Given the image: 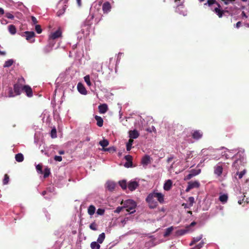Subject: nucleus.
Segmentation results:
<instances>
[{"mask_svg": "<svg viewBox=\"0 0 249 249\" xmlns=\"http://www.w3.org/2000/svg\"><path fill=\"white\" fill-rule=\"evenodd\" d=\"M233 159H235V161L232 163V167L238 171L244 167L246 163L244 149L239 148L237 153L233 156Z\"/></svg>", "mask_w": 249, "mask_h": 249, "instance_id": "1", "label": "nucleus"}, {"mask_svg": "<svg viewBox=\"0 0 249 249\" xmlns=\"http://www.w3.org/2000/svg\"><path fill=\"white\" fill-rule=\"evenodd\" d=\"M227 152H231V151H223L222 148L217 149L210 155V159L215 160H218L222 157H224L226 159H230L231 155L228 154Z\"/></svg>", "mask_w": 249, "mask_h": 249, "instance_id": "2", "label": "nucleus"}, {"mask_svg": "<svg viewBox=\"0 0 249 249\" xmlns=\"http://www.w3.org/2000/svg\"><path fill=\"white\" fill-rule=\"evenodd\" d=\"M204 5H208L211 10L216 14L219 18L222 17L223 11L220 9V5L215 0H208Z\"/></svg>", "mask_w": 249, "mask_h": 249, "instance_id": "3", "label": "nucleus"}, {"mask_svg": "<svg viewBox=\"0 0 249 249\" xmlns=\"http://www.w3.org/2000/svg\"><path fill=\"white\" fill-rule=\"evenodd\" d=\"M137 204L135 201L132 199H127L124 201L123 207L126 209L127 212L133 213L135 212Z\"/></svg>", "mask_w": 249, "mask_h": 249, "instance_id": "4", "label": "nucleus"}, {"mask_svg": "<svg viewBox=\"0 0 249 249\" xmlns=\"http://www.w3.org/2000/svg\"><path fill=\"white\" fill-rule=\"evenodd\" d=\"M226 166L225 162H219L213 167V173L216 177H221L224 167Z\"/></svg>", "mask_w": 249, "mask_h": 249, "instance_id": "5", "label": "nucleus"}, {"mask_svg": "<svg viewBox=\"0 0 249 249\" xmlns=\"http://www.w3.org/2000/svg\"><path fill=\"white\" fill-rule=\"evenodd\" d=\"M155 196H154L153 192L150 193L146 198V202L148 203L149 207L154 209L158 205L157 202L155 199Z\"/></svg>", "mask_w": 249, "mask_h": 249, "instance_id": "6", "label": "nucleus"}, {"mask_svg": "<svg viewBox=\"0 0 249 249\" xmlns=\"http://www.w3.org/2000/svg\"><path fill=\"white\" fill-rule=\"evenodd\" d=\"M180 0H175V2L177 3V7L175 10L176 12L179 14L180 15L185 16L187 14V11L184 9L183 1L178 3V1Z\"/></svg>", "mask_w": 249, "mask_h": 249, "instance_id": "7", "label": "nucleus"}, {"mask_svg": "<svg viewBox=\"0 0 249 249\" xmlns=\"http://www.w3.org/2000/svg\"><path fill=\"white\" fill-rule=\"evenodd\" d=\"M62 36L61 30L59 28L56 31L50 34L49 36V41L51 42H54V40Z\"/></svg>", "mask_w": 249, "mask_h": 249, "instance_id": "8", "label": "nucleus"}, {"mask_svg": "<svg viewBox=\"0 0 249 249\" xmlns=\"http://www.w3.org/2000/svg\"><path fill=\"white\" fill-rule=\"evenodd\" d=\"M201 172V170L199 168L193 169L189 171V173L186 175L184 178V180H189L194 177L199 175Z\"/></svg>", "mask_w": 249, "mask_h": 249, "instance_id": "9", "label": "nucleus"}, {"mask_svg": "<svg viewBox=\"0 0 249 249\" xmlns=\"http://www.w3.org/2000/svg\"><path fill=\"white\" fill-rule=\"evenodd\" d=\"M200 186V183L198 181L196 180L194 181H191L188 182V186L186 189L185 191L188 192L191 189L194 188H198Z\"/></svg>", "mask_w": 249, "mask_h": 249, "instance_id": "10", "label": "nucleus"}, {"mask_svg": "<svg viewBox=\"0 0 249 249\" xmlns=\"http://www.w3.org/2000/svg\"><path fill=\"white\" fill-rule=\"evenodd\" d=\"M68 0H60V1H59L58 5H60L62 4V9H60L57 12V15L58 16H61L64 14L66 9L67 8V6L66 5V3L68 2Z\"/></svg>", "mask_w": 249, "mask_h": 249, "instance_id": "11", "label": "nucleus"}, {"mask_svg": "<svg viewBox=\"0 0 249 249\" xmlns=\"http://www.w3.org/2000/svg\"><path fill=\"white\" fill-rule=\"evenodd\" d=\"M54 42H51L49 41V44L43 48L42 50L43 53L45 54H47L51 52L53 50V48L54 46Z\"/></svg>", "mask_w": 249, "mask_h": 249, "instance_id": "12", "label": "nucleus"}, {"mask_svg": "<svg viewBox=\"0 0 249 249\" xmlns=\"http://www.w3.org/2000/svg\"><path fill=\"white\" fill-rule=\"evenodd\" d=\"M192 135L194 139L198 140L202 138L203 133L200 130H194L192 132Z\"/></svg>", "mask_w": 249, "mask_h": 249, "instance_id": "13", "label": "nucleus"}, {"mask_svg": "<svg viewBox=\"0 0 249 249\" xmlns=\"http://www.w3.org/2000/svg\"><path fill=\"white\" fill-rule=\"evenodd\" d=\"M23 86H22V85H19L18 83L15 84L14 85V90L16 96L20 94L21 91L23 89Z\"/></svg>", "mask_w": 249, "mask_h": 249, "instance_id": "14", "label": "nucleus"}, {"mask_svg": "<svg viewBox=\"0 0 249 249\" xmlns=\"http://www.w3.org/2000/svg\"><path fill=\"white\" fill-rule=\"evenodd\" d=\"M111 6L108 1H106L103 4L102 10L104 13H108L111 10Z\"/></svg>", "mask_w": 249, "mask_h": 249, "instance_id": "15", "label": "nucleus"}, {"mask_svg": "<svg viewBox=\"0 0 249 249\" xmlns=\"http://www.w3.org/2000/svg\"><path fill=\"white\" fill-rule=\"evenodd\" d=\"M129 137L130 138V139H135L139 137L140 134L139 132L134 129L133 130H130L129 131Z\"/></svg>", "mask_w": 249, "mask_h": 249, "instance_id": "16", "label": "nucleus"}, {"mask_svg": "<svg viewBox=\"0 0 249 249\" xmlns=\"http://www.w3.org/2000/svg\"><path fill=\"white\" fill-rule=\"evenodd\" d=\"M154 196H155V197L157 199L158 201L160 203H162L164 202V196L162 194L160 193H158L156 191L153 192Z\"/></svg>", "mask_w": 249, "mask_h": 249, "instance_id": "17", "label": "nucleus"}, {"mask_svg": "<svg viewBox=\"0 0 249 249\" xmlns=\"http://www.w3.org/2000/svg\"><path fill=\"white\" fill-rule=\"evenodd\" d=\"M138 186V183L136 181H131L128 184V188L131 191L135 190Z\"/></svg>", "mask_w": 249, "mask_h": 249, "instance_id": "18", "label": "nucleus"}, {"mask_svg": "<svg viewBox=\"0 0 249 249\" xmlns=\"http://www.w3.org/2000/svg\"><path fill=\"white\" fill-rule=\"evenodd\" d=\"M22 90H23L26 93L28 97H31L33 96L32 89L29 86H24L23 87Z\"/></svg>", "mask_w": 249, "mask_h": 249, "instance_id": "19", "label": "nucleus"}, {"mask_svg": "<svg viewBox=\"0 0 249 249\" xmlns=\"http://www.w3.org/2000/svg\"><path fill=\"white\" fill-rule=\"evenodd\" d=\"M115 187V183L111 181H108L106 184V188L109 191H112Z\"/></svg>", "mask_w": 249, "mask_h": 249, "instance_id": "20", "label": "nucleus"}, {"mask_svg": "<svg viewBox=\"0 0 249 249\" xmlns=\"http://www.w3.org/2000/svg\"><path fill=\"white\" fill-rule=\"evenodd\" d=\"M90 79L94 82V84L96 85L98 84V83H100L98 79V74L96 73H91L90 75Z\"/></svg>", "mask_w": 249, "mask_h": 249, "instance_id": "21", "label": "nucleus"}, {"mask_svg": "<svg viewBox=\"0 0 249 249\" xmlns=\"http://www.w3.org/2000/svg\"><path fill=\"white\" fill-rule=\"evenodd\" d=\"M150 162V158L148 155H145L142 159L141 163L143 166H147Z\"/></svg>", "mask_w": 249, "mask_h": 249, "instance_id": "22", "label": "nucleus"}, {"mask_svg": "<svg viewBox=\"0 0 249 249\" xmlns=\"http://www.w3.org/2000/svg\"><path fill=\"white\" fill-rule=\"evenodd\" d=\"M35 35L34 32L26 31L24 33L23 36L25 37L26 40L29 41L35 36Z\"/></svg>", "mask_w": 249, "mask_h": 249, "instance_id": "23", "label": "nucleus"}, {"mask_svg": "<svg viewBox=\"0 0 249 249\" xmlns=\"http://www.w3.org/2000/svg\"><path fill=\"white\" fill-rule=\"evenodd\" d=\"M77 89L78 91L82 94L86 95L87 93V90L85 87L81 83L77 85Z\"/></svg>", "mask_w": 249, "mask_h": 249, "instance_id": "24", "label": "nucleus"}, {"mask_svg": "<svg viewBox=\"0 0 249 249\" xmlns=\"http://www.w3.org/2000/svg\"><path fill=\"white\" fill-rule=\"evenodd\" d=\"M172 186V181L171 179L167 180L164 184L163 189L165 191H169Z\"/></svg>", "mask_w": 249, "mask_h": 249, "instance_id": "25", "label": "nucleus"}, {"mask_svg": "<svg viewBox=\"0 0 249 249\" xmlns=\"http://www.w3.org/2000/svg\"><path fill=\"white\" fill-rule=\"evenodd\" d=\"M92 68L97 71L99 72L102 70V65L97 62H93L92 63Z\"/></svg>", "mask_w": 249, "mask_h": 249, "instance_id": "26", "label": "nucleus"}, {"mask_svg": "<svg viewBox=\"0 0 249 249\" xmlns=\"http://www.w3.org/2000/svg\"><path fill=\"white\" fill-rule=\"evenodd\" d=\"M98 109L100 113L104 114L107 110V106L106 104L100 105L98 107Z\"/></svg>", "mask_w": 249, "mask_h": 249, "instance_id": "27", "label": "nucleus"}, {"mask_svg": "<svg viewBox=\"0 0 249 249\" xmlns=\"http://www.w3.org/2000/svg\"><path fill=\"white\" fill-rule=\"evenodd\" d=\"M239 148H237V149H228L226 148H225V147H222V150H223V151H231V152H227V153L230 155H231V158H233V156H234V154H236L237 152H238V150H239Z\"/></svg>", "mask_w": 249, "mask_h": 249, "instance_id": "28", "label": "nucleus"}, {"mask_svg": "<svg viewBox=\"0 0 249 249\" xmlns=\"http://www.w3.org/2000/svg\"><path fill=\"white\" fill-rule=\"evenodd\" d=\"M228 198L227 194H222L219 196V199L223 203L225 204L227 202Z\"/></svg>", "mask_w": 249, "mask_h": 249, "instance_id": "29", "label": "nucleus"}, {"mask_svg": "<svg viewBox=\"0 0 249 249\" xmlns=\"http://www.w3.org/2000/svg\"><path fill=\"white\" fill-rule=\"evenodd\" d=\"M8 28V31L11 35H15L16 33H17L16 28L15 27V26H14V25L11 24V25H9Z\"/></svg>", "mask_w": 249, "mask_h": 249, "instance_id": "30", "label": "nucleus"}, {"mask_svg": "<svg viewBox=\"0 0 249 249\" xmlns=\"http://www.w3.org/2000/svg\"><path fill=\"white\" fill-rule=\"evenodd\" d=\"M95 119L96 121H97V125L101 127L103 125V120L100 116L96 115L95 116Z\"/></svg>", "mask_w": 249, "mask_h": 249, "instance_id": "31", "label": "nucleus"}, {"mask_svg": "<svg viewBox=\"0 0 249 249\" xmlns=\"http://www.w3.org/2000/svg\"><path fill=\"white\" fill-rule=\"evenodd\" d=\"M95 210H96L95 207L93 205H91L88 208V213L89 215L92 216L95 213Z\"/></svg>", "mask_w": 249, "mask_h": 249, "instance_id": "32", "label": "nucleus"}, {"mask_svg": "<svg viewBox=\"0 0 249 249\" xmlns=\"http://www.w3.org/2000/svg\"><path fill=\"white\" fill-rule=\"evenodd\" d=\"M16 160L18 162H22L24 160V156L21 153H18L15 156Z\"/></svg>", "mask_w": 249, "mask_h": 249, "instance_id": "33", "label": "nucleus"}, {"mask_svg": "<svg viewBox=\"0 0 249 249\" xmlns=\"http://www.w3.org/2000/svg\"><path fill=\"white\" fill-rule=\"evenodd\" d=\"M105 238V234L104 232L101 233L99 234L98 239H97V243L99 244H102Z\"/></svg>", "mask_w": 249, "mask_h": 249, "instance_id": "34", "label": "nucleus"}, {"mask_svg": "<svg viewBox=\"0 0 249 249\" xmlns=\"http://www.w3.org/2000/svg\"><path fill=\"white\" fill-rule=\"evenodd\" d=\"M173 229H174V228L172 226L167 228L165 230V231L164 233L163 236L164 237H167V236H169L171 234L172 231H173Z\"/></svg>", "mask_w": 249, "mask_h": 249, "instance_id": "35", "label": "nucleus"}, {"mask_svg": "<svg viewBox=\"0 0 249 249\" xmlns=\"http://www.w3.org/2000/svg\"><path fill=\"white\" fill-rule=\"evenodd\" d=\"M84 81L86 83L87 85L89 87H91L92 84H91V82L90 81V75H86L84 77Z\"/></svg>", "mask_w": 249, "mask_h": 249, "instance_id": "36", "label": "nucleus"}, {"mask_svg": "<svg viewBox=\"0 0 249 249\" xmlns=\"http://www.w3.org/2000/svg\"><path fill=\"white\" fill-rule=\"evenodd\" d=\"M16 95L15 93L14 92V90H13L12 88H9L8 89V95L7 97H14L16 96Z\"/></svg>", "mask_w": 249, "mask_h": 249, "instance_id": "37", "label": "nucleus"}, {"mask_svg": "<svg viewBox=\"0 0 249 249\" xmlns=\"http://www.w3.org/2000/svg\"><path fill=\"white\" fill-rule=\"evenodd\" d=\"M99 144L104 148H105L109 144V142L107 140L104 139L100 141Z\"/></svg>", "mask_w": 249, "mask_h": 249, "instance_id": "38", "label": "nucleus"}, {"mask_svg": "<svg viewBox=\"0 0 249 249\" xmlns=\"http://www.w3.org/2000/svg\"><path fill=\"white\" fill-rule=\"evenodd\" d=\"M13 63H14V61L13 59H8V60H7L5 62L3 67L5 68L10 67V66H11L12 65Z\"/></svg>", "mask_w": 249, "mask_h": 249, "instance_id": "39", "label": "nucleus"}, {"mask_svg": "<svg viewBox=\"0 0 249 249\" xmlns=\"http://www.w3.org/2000/svg\"><path fill=\"white\" fill-rule=\"evenodd\" d=\"M91 249H100V246L99 243L96 242H92L90 244Z\"/></svg>", "mask_w": 249, "mask_h": 249, "instance_id": "40", "label": "nucleus"}, {"mask_svg": "<svg viewBox=\"0 0 249 249\" xmlns=\"http://www.w3.org/2000/svg\"><path fill=\"white\" fill-rule=\"evenodd\" d=\"M133 142V140L132 139H129L128 142H127L126 147L127 151H130L132 147V145Z\"/></svg>", "mask_w": 249, "mask_h": 249, "instance_id": "41", "label": "nucleus"}, {"mask_svg": "<svg viewBox=\"0 0 249 249\" xmlns=\"http://www.w3.org/2000/svg\"><path fill=\"white\" fill-rule=\"evenodd\" d=\"M246 173V169H244L243 171H242L240 172L237 171L236 172V175L238 176V178L239 179H241V178H243V176Z\"/></svg>", "mask_w": 249, "mask_h": 249, "instance_id": "42", "label": "nucleus"}, {"mask_svg": "<svg viewBox=\"0 0 249 249\" xmlns=\"http://www.w3.org/2000/svg\"><path fill=\"white\" fill-rule=\"evenodd\" d=\"M119 183L120 185V186L122 187L123 189H125L126 188L127 185H126V182L125 180H121L119 182Z\"/></svg>", "mask_w": 249, "mask_h": 249, "instance_id": "43", "label": "nucleus"}, {"mask_svg": "<svg viewBox=\"0 0 249 249\" xmlns=\"http://www.w3.org/2000/svg\"><path fill=\"white\" fill-rule=\"evenodd\" d=\"M188 202L189 203V207H191L193 205L194 203L195 202L194 197L193 196H190L188 198Z\"/></svg>", "mask_w": 249, "mask_h": 249, "instance_id": "44", "label": "nucleus"}, {"mask_svg": "<svg viewBox=\"0 0 249 249\" xmlns=\"http://www.w3.org/2000/svg\"><path fill=\"white\" fill-rule=\"evenodd\" d=\"M89 228L93 231H97V225L95 222H93L91 223L89 225Z\"/></svg>", "mask_w": 249, "mask_h": 249, "instance_id": "45", "label": "nucleus"}, {"mask_svg": "<svg viewBox=\"0 0 249 249\" xmlns=\"http://www.w3.org/2000/svg\"><path fill=\"white\" fill-rule=\"evenodd\" d=\"M9 178L7 174H5L4 175V179L3 180V184L4 185H6V184H8V183L9 182Z\"/></svg>", "mask_w": 249, "mask_h": 249, "instance_id": "46", "label": "nucleus"}, {"mask_svg": "<svg viewBox=\"0 0 249 249\" xmlns=\"http://www.w3.org/2000/svg\"><path fill=\"white\" fill-rule=\"evenodd\" d=\"M36 169L38 173L39 174H42L43 171L42 170V166L40 164H37L36 166Z\"/></svg>", "mask_w": 249, "mask_h": 249, "instance_id": "47", "label": "nucleus"}, {"mask_svg": "<svg viewBox=\"0 0 249 249\" xmlns=\"http://www.w3.org/2000/svg\"><path fill=\"white\" fill-rule=\"evenodd\" d=\"M203 235L202 234H200L199 236L193 238V240L194 241V243H196L199 241L202 238Z\"/></svg>", "mask_w": 249, "mask_h": 249, "instance_id": "48", "label": "nucleus"}, {"mask_svg": "<svg viewBox=\"0 0 249 249\" xmlns=\"http://www.w3.org/2000/svg\"><path fill=\"white\" fill-rule=\"evenodd\" d=\"M96 213L98 215H102L105 213V210L102 208H99L97 210Z\"/></svg>", "mask_w": 249, "mask_h": 249, "instance_id": "49", "label": "nucleus"}, {"mask_svg": "<svg viewBox=\"0 0 249 249\" xmlns=\"http://www.w3.org/2000/svg\"><path fill=\"white\" fill-rule=\"evenodd\" d=\"M5 17L11 19H13L14 18V16L11 13L9 12H6L5 13Z\"/></svg>", "mask_w": 249, "mask_h": 249, "instance_id": "50", "label": "nucleus"}, {"mask_svg": "<svg viewBox=\"0 0 249 249\" xmlns=\"http://www.w3.org/2000/svg\"><path fill=\"white\" fill-rule=\"evenodd\" d=\"M50 174V171L48 168H46L44 172V178H46L49 176Z\"/></svg>", "mask_w": 249, "mask_h": 249, "instance_id": "51", "label": "nucleus"}, {"mask_svg": "<svg viewBox=\"0 0 249 249\" xmlns=\"http://www.w3.org/2000/svg\"><path fill=\"white\" fill-rule=\"evenodd\" d=\"M51 135L52 138H55L56 137V131L55 128L52 129Z\"/></svg>", "mask_w": 249, "mask_h": 249, "instance_id": "52", "label": "nucleus"}, {"mask_svg": "<svg viewBox=\"0 0 249 249\" xmlns=\"http://www.w3.org/2000/svg\"><path fill=\"white\" fill-rule=\"evenodd\" d=\"M35 30L37 34H40L42 32V29L40 26L39 25H36Z\"/></svg>", "mask_w": 249, "mask_h": 249, "instance_id": "53", "label": "nucleus"}, {"mask_svg": "<svg viewBox=\"0 0 249 249\" xmlns=\"http://www.w3.org/2000/svg\"><path fill=\"white\" fill-rule=\"evenodd\" d=\"M132 165V161H127L126 162H125L124 164V166L125 167H127V168H129V167H131Z\"/></svg>", "mask_w": 249, "mask_h": 249, "instance_id": "54", "label": "nucleus"}, {"mask_svg": "<svg viewBox=\"0 0 249 249\" xmlns=\"http://www.w3.org/2000/svg\"><path fill=\"white\" fill-rule=\"evenodd\" d=\"M123 208H124L123 207H120V206L118 207L116 209V210L114 211V213H120L121 212V211L122 210Z\"/></svg>", "mask_w": 249, "mask_h": 249, "instance_id": "55", "label": "nucleus"}, {"mask_svg": "<svg viewBox=\"0 0 249 249\" xmlns=\"http://www.w3.org/2000/svg\"><path fill=\"white\" fill-rule=\"evenodd\" d=\"M104 151H109L111 150H113V151H115V149L113 147H109V148H105L103 149Z\"/></svg>", "mask_w": 249, "mask_h": 249, "instance_id": "56", "label": "nucleus"}, {"mask_svg": "<svg viewBox=\"0 0 249 249\" xmlns=\"http://www.w3.org/2000/svg\"><path fill=\"white\" fill-rule=\"evenodd\" d=\"M55 160L57 161H61L62 160V157L60 156H55L54 158Z\"/></svg>", "mask_w": 249, "mask_h": 249, "instance_id": "57", "label": "nucleus"}, {"mask_svg": "<svg viewBox=\"0 0 249 249\" xmlns=\"http://www.w3.org/2000/svg\"><path fill=\"white\" fill-rule=\"evenodd\" d=\"M204 242L203 241H202L201 242H200L196 246V247L198 248V249H201V248L203 247V246H204Z\"/></svg>", "mask_w": 249, "mask_h": 249, "instance_id": "58", "label": "nucleus"}, {"mask_svg": "<svg viewBox=\"0 0 249 249\" xmlns=\"http://www.w3.org/2000/svg\"><path fill=\"white\" fill-rule=\"evenodd\" d=\"M127 161H132V157L130 155H126L124 157Z\"/></svg>", "mask_w": 249, "mask_h": 249, "instance_id": "59", "label": "nucleus"}, {"mask_svg": "<svg viewBox=\"0 0 249 249\" xmlns=\"http://www.w3.org/2000/svg\"><path fill=\"white\" fill-rule=\"evenodd\" d=\"M31 19H32V21L33 23L34 24H36L37 23V19L35 17L32 16Z\"/></svg>", "mask_w": 249, "mask_h": 249, "instance_id": "60", "label": "nucleus"}, {"mask_svg": "<svg viewBox=\"0 0 249 249\" xmlns=\"http://www.w3.org/2000/svg\"><path fill=\"white\" fill-rule=\"evenodd\" d=\"M128 220V218H124L123 220L121 221V223L123 225V226H124L126 224V222Z\"/></svg>", "mask_w": 249, "mask_h": 249, "instance_id": "61", "label": "nucleus"}, {"mask_svg": "<svg viewBox=\"0 0 249 249\" xmlns=\"http://www.w3.org/2000/svg\"><path fill=\"white\" fill-rule=\"evenodd\" d=\"M54 188L53 187H50L47 188V192L52 193L54 191Z\"/></svg>", "mask_w": 249, "mask_h": 249, "instance_id": "62", "label": "nucleus"}, {"mask_svg": "<svg viewBox=\"0 0 249 249\" xmlns=\"http://www.w3.org/2000/svg\"><path fill=\"white\" fill-rule=\"evenodd\" d=\"M241 25V22L240 21L237 22L234 25V27L238 28H239Z\"/></svg>", "mask_w": 249, "mask_h": 249, "instance_id": "63", "label": "nucleus"}, {"mask_svg": "<svg viewBox=\"0 0 249 249\" xmlns=\"http://www.w3.org/2000/svg\"><path fill=\"white\" fill-rule=\"evenodd\" d=\"M245 185H247L249 189V178L246 179Z\"/></svg>", "mask_w": 249, "mask_h": 249, "instance_id": "64", "label": "nucleus"}]
</instances>
